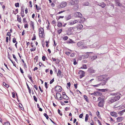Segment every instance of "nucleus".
Returning a JSON list of instances; mask_svg holds the SVG:
<instances>
[{
	"instance_id": "1",
	"label": "nucleus",
	"mask_w": 125,
	"mask_h": 125,
	"mask_svg": "<svg viewBox=\"0 0 125 125\" xmlns=\"http://www.w3.org/2000/svg\"><path fill=\"white\" fill-rule=\"evenodd\" d=\"M110 77H108L107 75L105 74L97 77L96 79L98 81H102V85H104L105 84L107 81L110 79Z\"/></svg>"
},
{
	"instance_id": "2",
	"label": "nucleus",
	"mask_w": 125,
	"mask_h": 125,
	"mask_svg": "<svg viewBox=\"0 0 125 125\" xmlns=\"http://www.w3.org/2000/svg\"><path fill=\"white\" fill-rule=\"evenodd\" d=\"M98 101H100L98 104V106L100 107H103L104 104V99L99 97L98 99Z\"/></svg>"
},
{
	"instance_id": "3",
	"label": "nucleus",
	"mask_w": 125,
	"mask_h": 125,
	"mask_svg": "<svg viewBox=\"0 0 125 125\" xmlns=\"http://www.w3.org/2000/svg\"><path fill=\"white\" fill-rule=\"evenodd\" d=\"M75 30V27L70 28L66 31V33L68 35H71L72 34L73 31Z\"/></svg>"
},
{
	"instance_id": "4",
	"label": "nucleus",
	"mask_w": 125,
	"mask_h": 125,
	"mask_svg": "<svg viewBox=\"0 0 125 125\" xmlns=\"http://www.w3.org/2000/svg\"><path fill=\"white\" fill-rule=\"evenodd\" d=\"M67 5V3L65 2H62L58 5V7L59 8L61 9L66 7Z\"/></svg>"
},
{
	"instance_id": "5",
	"label": "nucleus",
	"mask_w": 125,
	"mask_h": 125,
	"mask_svg": "<svg viewBox=\"0 0 125 125\" xmlns=\"http://www.w3.org/2000/svg\"><path fill=\"white\" fill-rule=\"evenodd\" d=\"M78 0H70L69 3L71 5H76L78 3Z\"/></svg>"
},
{
	"instance_id": "6",
	"label": "nucleus",
	"mask_w": 125,
	"mask_h": 125,
	"mask_svg": "<svg viewBox=\"0 0 125 125\" xmlns=\"http://www.w3.org/2000/svg\"><path fill=\"white\" fill-rule=\"evenodd\" d=\"M44 34V29L42 28H40L39 29V35L40 37L42 38Z\"/></svg>"
},
{
	"instance_id": "7",
	"label": "nucleus",
	"mask_w": 125,
	"mask_h": 125,
	"mask_svg": "<svg viewBox=\"0 0 125 125\" xmlns=\"http://www.w3.org/2000/svg\"><path fill=\"white\" fill-rule=\"evenodd\" d=\"M74 16L75 17L81 18L82 17V14L80 12H76L75 13Z\"/></svg>"
},
{
	"instance_id": "8",
	"label": "nucleus",
	"mask_w": 125,
	"mask_h": 125,
	"mask_svg": "<svg viewBox=\"0 0 125 125\" xmlns=\"http://www.w3.org/2000/svg\"><path fill=\"white\" fill-rule=\"evenodd\" d=\"M62 87L60 86H56L55 88V90L57 92H60L62 90Z\"/></svg>"
},
{
	"instance_id": "9",
	"label": "nucleus",
	"mask_w": 125,
	"mask_h": 125,
	"mask_svg": "<svg viewBox=\"0 0 125 125\" xmlns=\"http://www.w3.org/2000/svg\"><path fill=\"white\" fill-rule=\"evenodd\" d=\"M83 27V25L81 24H80L77 25V26H76L74 27H75V30L76 29L77 30L78 29H81Z\"/></svg>"
},
{
	"instance_id": "10",
	"label": "nucleus",
	"mask_w": 125,
	"mask_h": 125,
	"mask_svg": "<svg viewBox=\"0 0 125 125\" xmlns=\"http://www.w3.org/2000/svg\"><path fill=\"white\" fill-rule=\"evenodd\" d=\"M115 102L113 97L110 98L108 100V102L109 104H111Z\"/></svg>"
},
{
	"instance_id": "11",
	"label": "nucleus",
	"mask_w": 125,
	"mask_h": 125,
	"mask_svg": "<svg viewBox=\"0 0 125 125\" xmlns=\"http://www.w3.org/2000/svg\"><path fill=\"white\" fill-rule=\"evenodd\" d=\"M102 93L99 92H95L94 93V95L95 96H99L102 95Z\"/></svg>"
},
{
	"instance_id": "12",
	"label": "nucleus",
	"mask_w": 125,
	"mask_h": 125,
	"mask_svg": "<svg viewBox=\"0 0 125 125\" xmlns=\"http://www.w3.org/2000/svg\"><path fill=\"white\" fill-rule=\"evenodd\" d=\"M78 22L77 20H74V21H72L69 23V24L70 25H73L77 23Z\"/></svg>"
},
{
	"instance_id": "13",
	"label": "nucleus",
	"mask_w": 125,
	"mask_h": 125,
	"mask_svg": "<svg viewBox=\"0 0 125 125\" xmlns=\"http://www.w3.org/2000/svg\"><path fill=\"white\" fill-rule=\"evenodd\" d=\"M110 115L112 116H114L115 117H117V113L114 112H111L110 113Z\"/></svg>"
},
{
	"instance_id": "14",
	"label": "nucleus",
	"mask_w": 125,
	"mask_h": 125,
	"mask_svg": "<svg viewBox=\"0 0 125 125\" xmlns=\"http://www.w3.org/2000/svg\"><path fill=\"white\" fill-rule=\"evenodd\" d=\"M88 71L91 73H94L95 72V71L92 68H89L88 69Z\"/></svg>"
},
{
	"instance_id": "15",
	"label": "nucleus",
	"mask_w": 125,
	"mask_h": 125,
	"mask_svg": "<svg viewBox=\"0 0 125 125\" xmlns=\"http://www.w3.org/2000/svg\"><path fill=\"white\" fill-rule=\"evenodd\" d=\"M113 97L114 98V101H115L118 100L120 98V96L117 95Z\"/></svg>"
},
{
	"instance_id": "16",
	"label": "nucleus",
	"mask_w": 125,
	"mask_h": 125,
	"mask_svg": "<svg viewBox=\"0 0 125 125\" xmlns=\"http://www.w3.org/2000/svg\"><path fill=\"white\" fill-rule=\"evenodd\" d=\"M124 119V117H119L117 118V121L118 122H120L122 121Z\"/></svg>"
},
{
	"instance_id": "17",
	"label": "nucleus",
	"mask_w": 125,
	"mask_h": 125,
	"mask_svg": "<svg viewBox=\"0 0 125 125\" xmlns=\"http://www.w3.org/2000/svg\"><path fill=\"white\" fill-rule=\"evenodd\" d=\"M125 112V109L120 111H119L118 113V114L120 116H122L124 114V113Z\"/></svg>"
},
{
	"instance_id": "18",
	"label": "nucleus",
	"mask_w": 125,
	"mask_h": 125,
	"mask_svg": "<svg viewBox=\"0 0 125 125\" xmlns=\"http://www.w3.org/2000/svg\"><path fill=\"white\" fill-rule=\"evenodd\" d=\"M83 44V43L82 42H79L77 43V45L78 46H82Z\"/></svg>"
},
{
	"instance_id": "19",
	"label": "nucleus",
	"mask_w": 125,
	"mask_h": 125,
	"mask_svg": "<svg viewBox=\"0 0 125 125\" xmlns=\"http://www.w3.org/2000/svg\"><path fill=\"white\" fill-rule=\"evenodd\" d=\"M99 5L102 7V8H104L106 6V4L104 2H102L99 4Z\"/></svg>"
},
{
	"instance_id": "20",
	"label": "nucleus",
	"mask_w": 125,
	"mask_h": 125,
	"mask_svg": "<svg viewBox=\"0 0 125 125\" xmlns=\"http://www.w3.org/2000/svg\"><path fill=\"white\" fill-rule=\"evenodd\" d=\"M56 94L57 96H58V97H59L60 100H62V97L60 94L59 93H56Z\"/></svg>"
},
{
	"instance_id": "21",
	"label": "nucleus",
	"mask_w": 125,
	"mask_h": 125,
	"mask_svg": "<svg viewBox=\"0 0 125 125\" xmlns=\"http://www.w3.org/2000/svg\"><path fill=\"white\" fill-rule=\"evenodd\" d=\"M87 68L86 65L84 64L82 65V66L80 68V69H87Z\"/></svg>"
},
{
	"instance_id": "22",
	"label": "nucleus",
	"mask_w": 125,
	"mask_h": 125,
	"mask_svg": "<svg viewBox=\"0 0 125 125\" xmlns=\"http://www.w3.org/2000/svg\"><path fill=\"white\" fill-rule=\"evenodd\" d=\"M17 20L20 23H21V18H20L19 16L18 15H17Z\"/></svg>"
},
{
	"instance_id": "23",
	"label": "nucleus",
	"mask_w": 125,
	"mask_h": 125,
	"mask_svg": "<svg viewBox=\"0 0 125 125\" xmlns=\"http://www.w3.org/2000/svg\"><path fill=\"white\" fill-rule=\"evenodd\" d=\"M97 58V56L96 55H95L92 57L91 58V59L93 61L96 59Z\"/></svg>"
},
{
	"instance_id": "24",
	"label": "nucleus",
	"mask_w": 125,
	"mask_h": 125,
	"mask_svg": "<svg viewBox=\"0 0 125 125\" xmlns=\"http://www.w3.org/2000/svg\"><path fill=\"white\" fill-rule=\"evenodd\" d=\"M38 56H36L34 59V62L35 63L37 62L38 61Z\"/></svg>"
},
{
	"instance_id": "25",
	"label": "nucleus",
	"mask_w": 125,
	"mask_h": 125,
	"mask_svg": "<svg viewBox=\"0 0 125 125\" xmlns=\"http://www.w3.org/2000/svg\"><path fill=\"white\" fill-rule=\"evenodd\" d=\"M18 9H17L15 10V11H13V13L15 15H16L17 13H18Z\"/></svg>"
},
{
	"instance_id": "26",
	"label": "nucleus",
	"mask_w": 125,
	"mask_h": 125,
	"mask_svg": "<svg viewBox=\"0 0 125 125\" xmlns=\"http://www.w3.org/2000/svg\"><path fill=\"white\" fill-rule=\"evenodd\" d=\"M30 26L31 27H32L33 29H34V22H33L32 21H31L30 22Z\"/></svg>"
},
{
	"instance_id": "27",
	"label": "nucleus",
	"mask_w": 125,
	"mask_h": 125,
	"mask_svg": "<svg viewBox=\"0 0 125 125\" xmlns=\"http://www.w3.org/2000/svg\"><path fill=\"white\" fill-rule=\"evenodd\" d=\"M57 26L60 28L62 26V23L60 22H58Z\"/></svg>"
},
{
	"instance_id": "28",
	"label": "nucleus",
	"mask_w": 125,
	"mask_h": 125,
	"mask_svg": "<svg viewBox=\"0 0 125 125\" xmlns=\"http://www.w3.org/2000/svg\"><path fill=\"white\" fill-rule=\"evenodd\" d=\"M83 97L85 100L87 102L88 101V98L87 96L85 95H84L83 96Z\"/></svg>"
},
{
	"instance_id": "29",
	"label": "nucleus",
	"mask_w": 125,
	"mask_h": 125,
	"mask_svg": "<svg viewBox=\"0 0 125 125\" xmlns=\"http://www.w3.org/2000/svg\"><path fill=\"white\" fill-rule=\"evenodd\" d=\"M65 18L66 20H68L71 18V16L70 15H69L67 16H66Z\"/></svg>"
},
{
	"instance_id": "30",
	"label": "nucleus",
	"mask_w": 125,
	"mask_h": 125,
	"mask_svg": "<svg viewBox=\"0 0 125 125\" xmlns=\"http://www.w3.org/2000/svg\"><path fill=\"white\" fill-rule=\"evenodd\" d=\"M63 99L67 100L69 99V98L66 95H64L63 96Z\"/></svg>"
},
{
	"instance_id": "31",
	"label": "nucleus",
	"mask_w": 125,
	"mask_h": 125,
	"mask_svg": "<svg viewBox=\"0 0 125 125\" xmlns=\"http://www.w3.org/2000/svg\"><path fill=\"white\" fill-rule=\"evenodd\" d=\"M79 73L80 75V74L82 75H84L85 72L84 71L82 70H80L79 71Z\"/></svg>"
},
{
	"instance_id": "32",
	"label": "nucleus",
	"mask_w": 125,
	"mask_h": 125,
	"mask_svg": "<svg viewBox=\"0 0 125 125\" xmlns=\"http://www.w3.org/2000/svg\"><path fill=\"white\" fill-rule=\"evenodd\" d=\"M35 6L37 10H40L41 9V8L39 7H38L37 5V4H35Z\"/></svg>"
},
{
	"instance_id": "33",
	"label": "nucleus",
	"mask_w": 125,
	"mask_h": 125,
	"mask_svg": "<svg viewBox=\"0 0 125 125\" xmlns=\"http://www.w3.org/2000/svg\"><path fill=\"white\" fill-rule=\"evenodd\" d=\"M3 85L4 86L7 88H8L9 87V86L8 85L6 84L4 82H3Z\"/></svg>"
},
{
	"instance_id": "34",
	"label": "nucleus",
	"mask_w": 125,
	"mask_h": 125,
	"mask_svg": "<svg viewBox=\"0 0 125 125\" xmlns=\"http://www.w3.org/2000/svg\"><path fill=\"white\" fill-rule=\"evenodd\" d=\"M3 125H10V124L9 121H7L4 123Z\"/></svg>"
},
{
	"instance_id": "35",
	"label": "nucleus",
	"mask_w": 125,
	"mask_h": 125,
	"mask_svg": "<svg viewBox=\"0 0 125 125\" xmlns=\"http://www.w3.org/2000/svg\"><path fill=\"white\" fill-rule=\"evenodd\" d=\"M67 42H68L69 43H74V42L73 40L71 39H70L69 40H68L67 41Z\"/></svg>"
},
{
	"instance_id": "36",
	"label": "nucleus",
	"mask_w": 125,
	"mask_h": 125,
	"mask_svg": "<svg viewBox=\"0 0 125 125\" xmlns=\"http://www.w3.org/2000/svg\"><path fill=\"white\" fill-rule=\"evenodd\" d=\"M89 117V115L88 114H86V116L85 117V121L87 122L88 119V117Z\"/></svg>"
},
{
	"instance_id": "37",
	"label": "nucleus",
	"mask_w": 125,
	"mask_h": 125,
	"mask_svg": "<svg viewBox=\"0 0 125 125\" xmlns=\"http://www.w3.org/2000/svg\"><path fill=\"white\" fill-rule=\"evenodd\" d=\"M36 36L35 34H33L32 38L31 39V40L33 41L36 39Z\"/></svg>"
},
{
	"instance_id": "38",
	"label": "nucleus",
	"mask_w": 125,
	"mask_h": 125,
	"mask_svg": "<svg viewBox=\"0 0 125 125\" xmlns=\"http://www.w3.org/2000/svg\"><path fill=\"white\" fill-rule=\"evenodd\" d=\"M28 77L31 80V82H33V81L32 79V77H31V75H30L29 74L28 75Z\"/></svg>"
},
{
	"instance_id": "39",
	"label": "nucleus",
	"mask_w": 125,
	"mask_h": 125,
	"mask_svg": "<svg viewBox=\"0 0 125 125\" xmlns=\"http://www.w3.org/2000/svg\"><path fill=\"white\" fill-rule=\"evenodd\" d=\"M68 37L67 36H65L63 38V39L64 40H67Z\"/></svg>"
},
{
	"instance_id": "40",
	"label": "nucleus",
	"mask_w": 125,
	"mask_h": 125,
	"mask_svg": "<svg viewBox=\"0 0 125 125\" xmlns=\"http://www.w3.org/2000/svg\"><path fill=\"white\" fill-rule=\"evenodd\" d=\"M57 75L60 76L61 75V71L59 69L58 70V72L57 74Z\"/></svg>"
},
{
	"instance_id": "41",
	"label": "nucleus",
	"mask_w": 125,
	"mask_h": 125,
	"mask_svg": "<svg viewBox=\"0 0 125 125\" xmlns=\"http://www.w3.org/2000/svg\"><path fill=\"white\" fill-rule=\"evenodd\" d=\"M43 115L46 117L47 119H48L49 118V117L46 113H44V114Z\"/></svg>"
},
{
	"instance_id": "42",
	"label": "nucleus",
	"mask_w": 125,
	"mask_h": 125,
	"mask_svg": "<svg viewBox=\"0 0 125 125\" xmlns=\"http://www.w3.org/2000/svg\"><path fill=\"white\" fill-rule=\"evenodd\" d=\"M26 84H27V87L28 90L29 91V92L30 93L31 92V90L30 89V88L29 86L28 85L27 83Z\"/></svg>"
},
{
	"instance_id": "43",
	"label": "nucleus",
	"mask_w": 125,
	"mask_h": 125,
	"mask_svg": "<svg viewBox=\"0 0 125 125\" xmlns=\"http://www.w3.org/2000/svg\"><path fill=\"white\" fill-rule=\"evenodd\" d=\"M96 114L99 118H100V113L98 111L96 113Z\"/></svg>"
},
{
	"instance_id": "44",
	"label": "nucleus",
	"mask_w": 125,
	"mask_h": 125,
	"mask_svg": "<svg viewBox=\"0 0 125 125\" xmlns=\"http://www.w3.org/2000/svg\"><path fill=\"white\" fill-rule=\"evenodd\" d=\"M33 98L34 101L36 102H37V98L36 97V96L35 95H34L33 96Z\"/></svg>"
},
{
	"instance_id": "45",
	"label": "nucleus",
	"mask_w": 125,
	"mask_h": 125,
	"mask_svg": "<svg viewBox=\"0 0 125 125\" xmlns=\"http://www.w3.org/2000/svg\"><path fill=\"white\" fill-rule=\"evenodd\" d=\"M12 56H13V58L15 59V61H16V62H17V59L16 58V57L15 55L14 54H13Z\"/></svg>"
},
{
	"instance_id": "46",
	"label": "nucleus",
	"mask_w": 125,
	"mask_h": 125,
	"mask_svg": "<svg viewBox=\"0 0 125 125\" xmlns=\"http://www.w3.org/2000/svg\"><path fill=\"white\" fill-rule=\"evenodd\" d=\"M10 60L11 62L13 64V65L16 67L15 62H13L11 59H10Z\"/></svg>"
},
{
	"instance_id": "47",
	"label": "nucleus",
	"mask_w": 125,
	"mask_h": 125,
	"mask_svg": "<svg viewBox=\"0 0 125 125\" xmlns=\"http://www.w3.org/2000/svg\"><path fill=\"white\" fill-rule=\"evenodd\" d=\"M84 4L85 6H89L90 5L89 3L88 2H85Z\"/></svg>"
},
{
	"instance_id": "48",
	"label": "nucleus",
	"mask_w": 125,
	"mask_h": 125,
	"mask_svg": "<svg viewBox=\"0 0 125 125\" xmlns=\"http://www.w3.org/2000/svg\"><path fill=\"white\" fill-rule=\"evenodd\" d=\"M45 86L46 89L48 88L47 83L46 82L45 83Z\"/></svg>"
},
{
	"instance_id": "49",
	"label": "nucleus",
	"mask_w": 125,
	"mask_h": 125,
	"mask_svg": "<svg viewBox=\"0 0 125 125\" xmlns=\"http://www.w3.org/2000/svg\"><path fill=\"white\" fill-rule=\"evenodd\" d=\"M15 6L16 7H19V3H15Z\"/></svg>"
},
{
	"instance_id": "50",
	"label": "nucleus",
	"mask_w": 125,
	"mask_h": 125,
	"mask_svg": "<svg viewBox=\"0 0 125 125\" xmlns=\"http://www.w3.org/2000/svg\"><path fill=\"white\" fill-rule=\"evenodd\" d=\"M100 90L101 91L104 92H105V91H107V90L106 89H100Z\"/></svg>"
},
{
	"instance_id": "51",
	"label": "nucleus",
	"mask_w": 125,
	"mask_h": 125,
	"mask_svg": "<svg viewBox=\"0 0 125 125\" xmlns=\"http://www.w3.org/2000/svg\"><path fill=\"white\" fill-rule=\"evenodd\" d=\"M54 78H53L50 81V84H52L54 82Z\"/></svg>"
},
{
	"instance_id": "52",
	"label": "nucleus",
	"mask_w": 125,
	"mask_h": 125,
	"mask_svg": "<svg viewBox=\"0 0 125 125\" xmlns=\"http://www.w3.org/2000/svg\"><path fill=\"white\" fill-rule=\"evenodd\" d=\"M36 49V47H35L34 48H31L30 49V51L31 52L34 51Z\"/></svg>"
},
{
	"instance_id": "53",
	"label": "nucleus",
	"mask_w": 125,
	"mask_h": 125,
	"mask_svg": "<svg viewBox=\"0 0 125 125\" xmlns=\"http://www.w3.org/2000/svg\"><path fill=\"white\" fill-rule=\"evenodd\" d=\"M58 114L60 115H61V116H62V113H60V112H61L60 110L59 109H58Z\"/></svg>"
},
{
	"instance_id": "54",
	"label": "nucleus",
	"mask_w": 125,
	"mask_h": 125,
	"mask_svg": "<svg viewBox=\"0 0 125 125\" xmlns=\"http://www.w3.org/2000/svg\"><path fill=\"white\" fill-rule=\"evenodd\" d=\"M16 39L15 38H14L13 39V42L14 43H15V42H16Z\"/></svg>"
},
{
	"instance_id": "55",
	"label": "nucleus",
	"mask_w": 125,
	"mask_h": 125,
	"mask_svg": "<svg viewBox=\"0 0 125 125\" xmlns=\"http://www.w3.org/2000/svg\"><path fill=\"white\" fill-rule=\"evenodd\" d=\"M62 29H61L58 31V32L59 34H60L62 32Z\"/></svg>"
},
{
	"instance_id": "56",
	"label": "nucleus",
	"mask_w": 125,
	"mask_h": 125,
	"mask_svg": "<svg viewBox=\"0 0 125 125\" xmlns=\"http://www.w3.org/2000/svg\"><path fill=\"white\" fill-rule=\"evenodd\" d=\"M101 84V83L99 84H97V85H93V86L96 87H97L99 86Z\"/></svg>"
},
{
	"instance_id": "57",
	"label": "nucleus",
	"mask_w": 125,
	"mask_h": 125,
	"mask_svg": "<svg viewBox=\"0 0 125 125\" xmlns=\"http://www.w3.org/2000/svg\"><path fill=\"white\" fill-rule=\"evenodd\" d=\"M46 57L45 56H43L42 57V60L43 61H45V60Z\"/></svg>"
},
{
	"instance_id": "58",
	"label": "nucleus",
	"mask_w": 125,
	"mask_h": 125,
	"mask_svg": "<svg viewBox=\"0 0 125 125\" xmlns=\"http://www.w3.org/2000/svg\"><path fill=\"white\" fill-rule=\"evenodd\" d=\"M60 61L59 60L57 59L56 61V62L55 63H56L57 64L59 63Z\"/></svg>"
},
{
	"instance_id": "59",
	"label": "nucleus",
	"mask_w": 125,
	"mask_h": 125,
	"mask_svg": "<svg viewBox=\"0 0 125 125\" xmlns=\"http://www.w3.org/2000/svg\"><path fill=\"white\" fill-rule=\"evenodd\" d=\"M24 28H28V24H25L24 25Z\"/></svg>"
},
{
	"instance_id": "60",
	"label": "nucleus",
	"mask_w": 125,
	"mask_h": 125,
	"mask_svg": "<svg viewBox=\"0 0 125 125\" xmlns=\"http://www.w3.org/2000/svg\"><path fill=\"white\" fill-rule=\"evenodd\" d=\"M65 53L66 55H69L70 54V53L69 52H66Z\"/></svg>"
},
{
	"instance_id": "61",
	"label": "nucleus",
	"mask_w": 125,
	"mask_h": 125,
	"mask_svg": "<svg viewBox=\"0 0 125 125\" xmlns=\"http://www.w3.org/2000/svg\"><path fill=\"white\" fill-rule=\"evenodd\" d=\"M7 36H9L10 37L11 36L10 33L9 32H8L7 34Z\"/></svg>"
},
{
	"instance_id": "62",
	"label": "nucleus",
	"mask_w": 125,
	"mask_h": 125,
	"mask_svg": "<svg viewBox=\"0 0 125 125\" xmlns=\"http://www.w3.org/2000/svg\"><path fill=\"white\" fill-rule=\"evenodd\" d=\"M20 70L21 73H23L24 72L23 71V70L20 67Z\"/></svg>"
},
{
	"instance_id": "63",
	"label": "nucleus",
	"mask_w": 125,
	"mask_h": 125,
	"mask_svg": "<svg viewBox=\"0 0 125 125\" xmlns=\"http://www.w3.org/2000/svg\"><path fill=\"white\" fill-rule=\"evenodd\" d=\"M39 90L41 91V92L42 93L43 92V90H42L41 89V87L40 86H39Z\"/></svg>"
},
{
	"instance_id": "64",
	"label": "nucleus",
	"mask_w": 125,
	"mask_h": 125,
	"mask_svg": "<svg viewBox=\"0 0 125 125\" xmlns=\"http://www.w3.org/2000/svg\"><path fill=\"white\" fill-rule=\"evenodd\" d=\"M12 96L14 98L15 96V93L14 92H12Z\"/></svg>"
}]
</instances>
